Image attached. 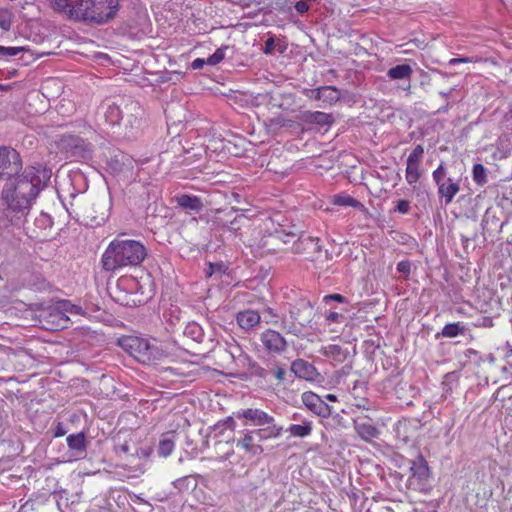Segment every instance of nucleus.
Returning <instances> with one entry per match:
<instances>
[{"mask_svg": "<svg viewBox=\"0 0 512 512\" xmlns=\"http://www.w3.org/2000/svg\"><path fill=\"white\" fill-rule=\"evenodd\" d=\"M292 233H284V231H276L275 237L281 239L284 243L290 242V238H294Z\"/></svg>", "mask_w": 512, "mask_h": 512, "instance_id": "a18cd8bd", "label": "nucleus"}, {"mask_svg": "<svg viewBox=\"0 0 512 512\" xmlns=\"http://www.w3.org/2000/svg\"><path fill=\"white\" fill-rule=\"evenodd\" d=\"M256 441L259 442L255 430L247 431L244 437L237 441V446H241L246 452L252 455H259L263 452V448L259 443H256Z\"/></svg>", "mask_w": 512, "mask_h": 512, "instance_id": "4468645a", "label": "nucleus"}, {"mask_svg": "<svg viewBox=\"0 0 512 512\" xmlns=\"http://www.w3.org/2000/svg\"><path fill=\"white\" fill-rule=\"evenodd\" d=\"M261 342L264 348L270 353L280 354L287 348L285 338L273 329H267L261 334Z\"/></svg>", "mask_w": 512, "mask_h": 512, "instance_id": "9b49d317", "label": "nucleus"}, {"mask_svg": "<svg viewBox=\"0 0 512 512\" xmlns=\"http://www.w3.org/2000/svg\"><path fill=\"white\" fill-rule=\"evenodd\" d=\"M177 204L186 210L200 211L203 208L201 200L197 196L180 195L176 198Z\"/></svg>", "mask_w": 512, "mask_h": 512, "instance_id": "a211bd4d", "label": "nucleus"}, {"mask_svg": "<svg viewBox=\"0 0 512 512\" xmlns=\"http://www.w3.org/2000/svg\"><path fill=\"white\" fill-rule=\"evenodd\" d=\"M104 117L106 122L111 125L119 124L124 118V108L122 109L116 104H109L105 109Z\"/></svg>", "mask_w": 512, "mask_h": 512, "instance_id": "aec40b11", "label": "nucleus"}, {"mask_svg": "<svg viewBox=\"0 0 512 512\" xmlns=\"http://www.w3.org/2000/svg\"><path fill=\"white\" fill-rule=\"evenodd\" d=\"M291 371L295 374L296 377L313 381L317 376L316 368L309 362L303 359H296L291 364Z\"/></svg>", "mask_w": 512, "mask_h": 512, "instance_id": "f8f14e48", "label": "nucleus"}, {"mask_svg": "<svg viewBox=\"0 0 512 512\" xmlns=\"http://www.w3.org/2000/svg\"><path fill=\"white\" fill-rule=\"evenodd\" d=\"M274 49H275V41H274L273 37H270L265 42L263 52L265 54H271L274 51Z\"/></svg>", "mask_w": 512, "mask_h": 512, "instance_id": "c03bdc74", "label": "nucleus"}, {"mask_svg": "<svg viewBox=\"0 0 512 512\" xmlns=\"http://www.w3.org/2000/svg\"><path fill=\"white\" fill-rule=\"evenodd\" d=\"M188 330H191V333H195L196 331L200 334V327L197 325H190L187 327Z\"/></svg>", "mask_w": 512, "mask_h": 512, "instance_id": "bf43d9fd", "label": "nucleus"}, {"mask_svg": "<svg viewBox=\"0 0 512 512\" xmlns=\"http://www.w3.org/2000/svg\"><path fill=\"white\" fill-rule=\"evenodd\" d=\"M453 90H454V89L452 88V89H450V90H448V91H446V92H445V91H441V92H440V95H441V96H443V97H445V98H447V97H449V96L452 94V91H453Z\"/></svg>", "mask_w": 512, "mask_h": 512, "instance_id": "052dcab7", "label": "nucleus"}, {"mask_svg": "<svg viewBox=\"0 0 512 512\" xmlns=\"http://www.w3.org/2000/svg\"><path fill=\"white\" fill-rule=\"evenodd\" d=\"M141 115V108L137 102L130 101L124 106V118L121 120L126 127L134 128Z\"/></svg>", "mask_w": 512, "mask_h": 512, "instance_id": "dca6fc26", "label": "nucleus"}, {"mask_svg": "<svg viewBox=\"0 0 512 512\" xmlns=\"http://www.w3.org/2000/svg\"><path fill=\"white\" fill-rule=\"evenodd\" d=\"M13 22V15L9 10H0V28L8 31L10 30Z\"/></svg>", "mask_w": 512, "mask_h": 512, "instance_id": "473e14b6", "label": "nucleus"}, {"mask_svg": "<svg viewBox=\"0 0 512 512\" xmlns=\"http://www.w3.org/2000/svg\"><path fill=\"white\" fill-rule=\"evenodd\" d=\"M316 98L324 101H336L338 99V91L333 87H322L317 89Z\"/></svg>", "mask_w": 512, "mask_h": 512, "instance_id": "a878e982", "label": "nucleus"}, {"mask_svg": "<svg viewBox=\"0 0 512 512\" xmlns=\"http://www.w3.org/2000/svg\"><path fill=\"white\" fill-rule=\"evenodd\" d=\"M324 300L325 301H329V300H332V301H337V302H340V303H343L345 302V298L340 295V294H330V295H326L324 297Z\"/></svg>", "mask_w": 512, "mask_h": 512, "instance_id": "8fccbe9b", "label": "nucleus"}, {"mask_svg": "<svg viewBox=\"0 0 512 512\" xmlns=\"http://www.w3.org/2000/svg\"><path fill=\"white\" fill-rule=\"evenodd\" d=\"M127 164H131L130 158L121 153L114 155L109 161L110 168L115 172L123 171Z\"/></svg>", "mask_w": 512, "mask_h": 512, "instance_id": "393cba45", "label": "nucleus"}, {"mask_svg": "<svg viewBox=\"0 0 512 512\" xmlns=\"http://www.w3.org/2000/svg\"><path fill=\"white\" fill-rule=\"evenodd\" d=\"M120 344L131 356L143 364H151L161 356L158 347L144 338L127 337L121 339Z\"/></svg>", "mask_w": 512, "mask_h": 512, "instance_id": "423d86ee", "label": "nucleus"}, {"mask_svg": "<svg viewBox=\"0 0 512 512\" xmlns=\"http://www.w3.org/2000/svg\"><path fill=\"white\" fill-rule=\"evenodd\" d=\"M290 318L282 319V329L289 334L299 335L302 329L311 321L313 305L310 301L301 300L297 306L289 311Z\"/></svg>", "mask_w": 512, "mask_h": 512, "instance_id": "0eeeda50", "label": "nucleus"}, {"mask_svg": "<svg viewBox=\"0 0 512 512\" xmlns=\"http://www.w3.org/2000/svg\"><path fill=\"white\" fill-rule=\"evenodd\" d=\"M64 308L66 311H68L72 314H81L82 313V308L80 306L73 305L70 303H65Z\"/></svg>", "mask_w": 512, "mask_h": 512, "instance_id": "49530a36", "label": "nucleus"}, {"mask_svg": "<svg viewBox=\"0 0 512 512\" xmlns=\"http://www.w3.org/2000/svg\"><path fill=\"white\" fill-rule=\"evenodd\" d=\"M355 429L357 434L366 441L376 438L379 434L378 429L370 423H357Z\"/></svg>", "mask_w": 512, "mask_h": 512, "instance_id": "4be33fe9", "label": "nucleus"}, {"mask_svg": "<svg viewBox=\"0 0 512 512\" xmlns=\"http://www.w3.org/2000/svg\"><path fill=\"white\" fill-rule=\"evenodd\" d=\"M311 422L305 421L303 424H293L288 428V432L294 437H306L311 434Z\"/></svg>", "mask_w": 512, "mask_h": 512, "instance_id": "b1692460", "label": "nucleus"}, {"mask_svg": "<svg viewBox=\"0 0 512 512\" xmlns=\"http://www.w3.org/2000/svg\"><path fill=\"white\" fill-rule=\"evenodd\" d=\"M472 174H473V180L476 184L483 186L484 184L487 183L488 178H487L486 168L482 164H479V163L475 164L473 166Z\"/></svg>", "mask_w": 512, "mask_h": 512, "instance_id": "bb28decb", "label": "nucleus"}, {"mask_svg": "<svg viewBox=\"0 0 512 512\" xmlns=\"http://www.w3.org/2000/svg\"><path fill=\"white\" fill-rule=\"evenodd\" d=\"M447 171L444 166V163L442 162L436 170H434L432 176L433 180L435 181L436 185H440L441 183H444L445 181L449 180L450 178L446 177Z\"/></svg>", "mask_w": 512, "mask_h": 512, "instance_id": "72a5a7b5", "label": "nucleus"}, {"mask_svg": "<svg viewBox=\"0 0 512 512\" xmlns=\"http://www.w3.org/2000/svg\"><path fill=\"white\" fill-rule=\"evenodd\" d=\"M52 172L43 165L27 166L4 186L1 198L11 222L27 215L39 193L48 185Z\"/></svg>", "mask_w": 512, "mask_h": 512, "instance_id": "f257e3e1", "label": "nucleus"}, {"mask_svg": "<svg viewBox=\"0 0 512 512\" xmlns=\"http://www.w3.org/2000/svg\"><path fill=\"white\" fill-rule=\"evenodd\" d=\"M505 350H506V357L509 358L512 356V347L510 345L509 342H506L505 346H504Z\"/></svg>", "mask_w": 512, "mask_h": 512, "instance_id": "4d7b16f0", "label": "nucleus"}, {"mask_svg": "<svg viewBox=\"0 0 512 512\" xmlns=\"http://www.w3.org/2000/svg\"><path fill=\"white\" fill-rule=\"evenodd\" d=\"M464 332V327L460 326L459 323H450L443 327L442 335L444 337L452 338Z\"/></svg>", "mask_w": 512, "mask_h": 512, "instance_id": "2f4dec72", "label": "nucleus"}, {"mask_svg": "<svg viewBox=\"0 0 512 512\" xmlns=\"http://www.w3.org/2000/svg\"><path fill=\"white\" fill-rule=\"evenodd\" d=\"M260 315L254 310H246L237 314L239 326L245 330H250L260 324Z\"/></svg>", "mask_w": 512, "mask_h": 512, "instance_id": "f3484780", "label": "nucleus"}, {"mask_svg": "<svg viewBox=\"0 0 512 512\" xmlns=\"http://www.w3.org/2000/svg\"><path fill=\"white\" fill-rule=\"evenodd\" d=\"M345 317L343 314L341 313H337V312H330L327 316H326V320L328 322H337V323H342L344 321Z\"/></svg>", "mask_w": 512, "mask_h": 512, "instance_id": "ea45409f", "label": "nucleus"}, {"mask_svg": "<svg viewBox=\"0 0 512 512\" xmlns=\"http://www.w3.org/2000/svg\"><path fill=\"white\" fill-rule=\"evenodd\" d=\"M205 63L207 64L206 60L197 58L192 62L191 67L193 69H201Z\"/></svg>", "mask_w": 512, "mask_h": 512, "instance_id": "603ef678", "label": "nucleus"}, {"mask_svg": "<svg viewBox=\"0 0 512 512\" xmlns=\"http://www.w3.org/2000/svg\"><path fill=\"white\" fill-rule=\"evenodd\" d=\"M353 405L357 408L369 409V401L364 397H354Z\"/></svg>", "mask_w": 512, "mask_h": 512, "instance_id": "a19ab883", "label": "nucleus"}, {"mask_svg": "<svg viewBox=\"0 0 512 512\" xmlns=\"http://www.w3.org/2000/svg\"><path fill=\"white\" fill-rule=\"evenodd\" d=\"M235 415L238 419H244L255 426L261 427L255 429L259 442L270 438H277L283 431V427L275 422L273 416L258 408L243 409Z\"/></svg>", "mask_w": 512, "mask_h": 512, "instance_id": "39448f33", "label": "nucleus"}, {"mask_svg": "<svg viewBox=\"0 0 512 512\" xmlns=\"http://www.w3.org/2000/svg\"><path fill=\"white\" fill-rule=\"evenodd\" d=\"M326 399H327V400H329V401H331V402H335V401H337V397H336V395H334V394H327V395H326Z\"/></svg>", "mask_w": 512, "mask_h": 512, "instance_id": "680f3d73", "label": "nucleus"}, {"mask_svg": "<svg viewBox=\"0 0 512 512\" xmlns=\"http://www.w3.org/2000/svg\"><path fill=\"white\" fill-rule=\"evenodd\" d=\"M294 7L300 14H304L309 10V5L305 1H298Z\"/></svg>", "mask_w": 512, "mask_h": 512, "instance_id": "de8ad7c7", "label": "nucleus"}, {"mask_svg": "<svg viewBox=\"0 0 512 512\" xmlns=\"http://www.w3.org/2000/svg\"><path fill=\"white\" fill-rule=\"evenodd\" d=\"M146 255V249L139 241L115 239L102 256L103 268L114 271L126 266H137Z\"/></svg>", "mask_w": 512, "mask_h": 512, "instance_id": "7ed1b4c3", "label": "nucleus"}, {"mask_svg": "<svg viewBox=\"0 0 512 512\" xmlns=\"http://www.w3.org/2000/svg\"><path fill=\"white\" fill-rule=\"evenodd\" d=\"M67 444L71 449L84 450L86 447L84 434L78 433L69 435L67 437Z\"/></svg>", "mask_w": 512, "mask_h": 512, "instance_id": "cd10ccee", "label": "nucleus"}, {"mask_svg": "<svg viewBox=\"0 0 512 512\" xmlns=\"http://www.w3.org/2000/svg\"><path fill=\"white\" fill-rule=\"evenodd\" d=\"M334 202L341 206L358 207L360 205L359 201L350 196H337Z\"/></svg>", "mask_w": 512, "mask_h": 512, "instance_id": "4c0bfd02", "label": "nucleus"}, {"mask_svg": "<svg viewBox=\"0 0 512 512\" xmlns=\"http://www.w3.org/2000/svg\"><path fill=\"white\" fill-rule=\"evenodd\" d=\"M65 430L62 428V425L59 423L57 425V429L55 431V436L59 437V436H63L65 434Z\"/></svg>", "mask_w": 512, "mask_h": 512, "instance_id": "5fc2aeb1", "label": "nucleus"}, {"mask_svg": "<svg viewBox=\"0 0 512 512\" xmlns=\"http://www.w3.org/2000/svg\"><path fill=\"white\" fill-rule=\"evenodd\" d=\"M273 374L277 380L282 381L284 380L285 370L282 367H276L273 369Z\"/></svg>", "mask_w": 512, "mask_h": 512, "instance_id": "3c124183", "label": "nucleus"}, {"mask_svg": "<svg viewBox=\"0 0 512 512\" xmlns=\"http://www.w3.org/2000/svg\"><path fill=\"white\" fill-rule=\"evenodd\" d=\"M116 450H117V452L128 453L129 445H128V443L119 444L116 446Z\"/></svg>", "mask_w": 512, "mask_h": 512, "instance_id": "864d4df0", "label": "nucleus"}, {"mask_svg": "<svg viewBox=\"0 0 512 512\" xmlns=\"http://www.w3.org/2000/svg\"><path fill=\"white\" fill-rule=\"evenodd\" d=\"M309 121L319 125H328L332 123V116L324 112L316 111L310 114Z\"/></svg>", "mask_w": 512, "mask_h": 512, "instance_id": "7c9ffc66", "label": "nucleus"}, {"mask_svg": "<svg viewBox=\"0 0 512 512\" xmlns=\"http://www.w3.org/2000/svg\"><path fill=\"white\" fill-rule=\"evenodd\" d=\"M25 356L22 350L15 351L10 347H0V370L16 368L19 363L18 358Z\"/></svg>", "mask_w": 512, "mask_h": 512, "instance_id": "ddd939ff", "label": "nucleus"}, {"mask_svg": "<svg viewBox=\"0 0 512 512\" xmlns=\"http://www.w3.org/2000/svg\"><path fill=\"white\" fill-rule=\"evenodd\" d=\"M410 262L409 261H400L398 264H397V270L402 273V274H405V275H408L410 273Z\"/></svg>", "mask_w": 512, "mask_h": 512, "instance_id": "37998d69", "label": "nucleus"}, {"mask_svg": "<svg viewBox=\"0 0 512 512\" xmlns=\"http://www.w3.org/2000/svg\"><path fill=\"white\" fill-rule=\"evenodd\" d=\"M51 8L76 22L105 24L117 15L119 0H48Z\"/></svg>", "mask_w": 512, "mask_h": 512, "instance_id": "f03ea898", "label": "nucleus"}, {"mask_svg": "<svg viewBox=\"0 0 512 512\" xmlns=\"http://www.w3.org/2000/svg\"><path fill=\"white\" fill-rule=\"evenodd\" d=\"M413 74V69L408 64H400L395 67L390 68L387 71V76L391 80H409Z\"/></svg>", "mask_w": 512, "mask_h": 512, "instance_id": "6ab92c4d", "label": "nucleus"}, {"mask_svg": "<svg viewBox=\"0 0 512 512\" xmlns=\"http://www.w3.org/2000/svg\"><path fill=\"white\" fill-rule=\"evenodd\" d=\"M223 265L221 263H209L208 269L205 271L207 277H211L216 271H221Z\"/></svg>", "mask_w": 512, "mask_h": 512, "instance_id": "79ce46f5", "label": "nucleus"}, {"mask_svg": "<svg viewBox=\"0 0 512 512\" xmlns=\"http://www.w3.org/2000/svg\"><path fill=\"white\" fill-rule=\"evenodd\" d=\"M116 300L121 304V305H126V306H129L131 305V301L129 299H127L126 297L125 298H121V297H117Z\"/></svg>", "mask_w": 512, "mask_h": 512, "instance_id": "6e6d98bb", "label": "nucleus"}, {"mask_svg": "<svg viewBox=\"0 0 512 512\" xmlns=\"http://www.w3.org/2000/svg\"><path fill=\"white\" fill-rule=\"evenodd\" d=\"M424 154V148L421 145H417L413 151L409 154L407 162L420 164V161Z\"/></svg>", "mask_w": 512, "mask_h": 512, "instance_id": "e433bc0d", "label": "nucleus"}, {"mask_svg": "<svg viewBox=\"0 0 512 512\" xmlns=\"http://www.w3.org/2000/svg\"><path fill=\"white\" fill-rule=\"evenodd\" d=\"M228 49V46H223L218 48L211 56H209L206 60L208 65H216L220 63L225 58V50Z\"/></svg>", "mask_w": 512, "mask_h": 512, "instance_id": "c9c22d12", "label": "nucleus"}, {"mask_svg": "<svg viewBox=\"0 0 512 512\" xmlns=\"http://www.w3.org/2000/svg\"><path fill=\"white\" fill-rule=\"evenodd\" d=\"M302 402L311 412L322 418H328L332 414L331 407L311 391L302 394Z\"/></svg>", "mask_w": 512, "mask_h": 512, "instance_id": "9d476101", "label": "nucleus"}, {"mask_svg": "<svg viewBox=\"0 0 512 512\" xmlns=\"http://www.w3.org/2000/svg\"><path fill=\"white\" fill-rule=\"evenodd\" d=\"M173 433H167L163 436L159 443L158 453L163 457L169 456L174 449Z\"/></svg>", "mask_w": 512, "mask_h": 512, "instance_id": "5701e85b", "label": "nucleus"}, {"mask_svg": "<svg viewBox=\"0 0 512 512\" xmlns=\"http://www.w3.org/2000/svg\"><path fill=\"white\" fill-rule=\"evenodd\" d=\"M320 239L309 235H301L293 242L292 252L301 255L304 259L314 261L321 253Z\"/></svg>", "mask_w": 512, "mask_h": 512, "instance_id": "1a4fd4ad", "label": "nucleus"}, {"mask_svg": "<svg viewBox=\"0 0 512 512\" xmlns=\"http://www.w3.org/2000/svg\"><path fill=\"white\" fill-rule=\"evenodd\" d=\"M473 61H474L473 58H470V57L452 58L449 60V64L456 65L458 63H471Z\"/></svg>", "mask_w": 512, "mask_h": 512, "instance_id": "09e8293b", "label": "nucleus"}, {"mask_svg": "<svg viewBox=\"0 0 512 512\" xmlns=\"http://www.w3.org/2000/svg\"><path fill=\"white\" fill-rule=\"evenodd\" d=\"M29 49H27L26 47H5V46H0V56H3V57H13V56H16L18 55L19 53L21 52H28Z\"/></svg>", "mask_w": 512, "mask_h": 512, "instance_id": "f704fd0d", "label": "nucleus"}, {"mask_svg": "<svg viewBox=\"0 0 512 512\" xmlns=\"http://www.w3.org/2000/svg\"><path fill=\"white\" fill-rule=\"evenodd\" d=\"M227 423H228L230 428H232V429L234 428L235 422H234V420L231 417L228 418Z\"/></svg>", "mask_w": 512, "mask_h": 512, "instance_id": "e2e57ef3", "label": "nucleus"}, {"mask_svg": "<svg viewBox=\"0 0 512 512\" xmlns=\"http://www.w3.org/2000/svg\"><path fill=\"white\" fill-rule=\"evenodd\" d=\"M127 282V280H121L119 283H118V286H121L122 284H125Z\"/></svg>", "mask_w": 512, "mask_h": 512, "instance_id": "0e129e2a", "label": "nucleus"}, {"mask_svg": "<svg viewBox=\"0 0 512 512\" xmlns=\"http://www.w3.org/2000/svg\"><path fill=\"white\" fill-rule=\"evenodd\" d=\"M4 89V86L0 84V90H3Z\"/></svg>", "mask_w": 512, "mask_h": 512, "instance_id": "338daca9", "label": "nucleus"}, {"mask_svg": "<svg viewBox=\"0 0 512 512\" xmlns=\"http://www.w3.org/2000/svg\"><path fill=\"white\" fill-rule=\"evenodd\" d=\"M322 354L339 363L343 362L347 356V352L344 351L341 346L335 344L324 347Z\"/></svg>", "mask_w": 512, "mask_h": 512, "instance_id": "412c9836", "label": "nucleus"}, {"mask_svg": "<svg viewBox=\"0 0 512 512\" xmlns=\"http://www.w3.org/2000/svg\"><path fill=\"white\" fill-rule=\"evenodd\" d=\"M395 210L401 214H407L410 211V203L407 200H400Z\"/></svg>", "mask_w": 512, "mask_h": 512, "instance_id": "58836bf2", "label": "nucleus"}, {"mask_svg": "<svg viewBox=\"0 0 512 512\" xmlns=\"http://www.w3.org/2000/svg\"><path fill=\"white\" fill-rule=\"evenodd\" d=\"M411 471L414 476L418 478H425L428 475V466L423 458H420L418 462H413Z\"/></svg>", "mask_w": 512, "mask_h": 512, "instance_id": "c756f323", "label": "nucleus"}, {"mask_svg": "<svg viewBox=\"0 0 512 512\" xmlns=\"http://www.w3.org/2000/svg\"><path fill=\"white\" fill-rule=\"evenodd\" d=\"M186 481V478H181V479H177L175 482H174V486L178 489H181V487H183V484L184 482Z\"/></svg>", "mask_w": 512, "mask_h": 512, "instance_id": "13d9d810", "label": "nucleus"}, {"mask_svg": "<svg viewBox=\"0 0 512 512\" xmlns=\"http://www.w3.org/2000/svg\"><path fill=\"white\" fill-rule=\"evenodd\" d=\"M420 176H421V174L419 171V164L407 162L406 176H405L406 181L409 184H414L419 180Z\"/></svg>", "mask_w": 512, "mask_h": 512, "instance_id": "c85d7f7f", "label": "nucleus"}, {"mask_svg": "<svg viewBox=\"0 0 512 512\" xmlns=\"http://www.w3.org/2000/svg\"><path fill=\"white\" fill-rule=\"evenodd\" d=\"M356 390H357V386L355 385V386L353 387V392H354V391H356Z\"/></svg>", "mask_w": 512, "mask_h": 512, "instance_id": "69168bd1", "label": "nucleus"}, {"mask_svg": "<svg viewBox=\"0 0 512 512\" xmlns=\"http://www.w3.org/2000/svg\"><path fill=\"white\" fill-rule=\"evenodd\" d=\"M438 187V195L440 198L445 200V204H449L453 201L455 195L460 191V184L458 181L449 179L444 183H441Z\"/></svg>", "mask_w": 512, "mask_h": 512, "instance_id": "2eb2a0df", "label": "nucleus"}, {"mask_svg": "<svg viewBox=\"0 0 512 512\" xmlns=\"http://www.w3.org/2000/svg\"><path fill=\"white\" fill-rule=\"evenodd\" d=\"M76 208L81 222L91 227L100 226L110 215L111 199L106 193L86 197L76 203Z\"/></svg>", "mask_w": 512, "mask_h": 512, "instance_id": "20e7f679", "label": "nucleus"}, {"mask_svg": "<svg viewBox=\"0 0 512 512\" xmlns=\"http://www.w3.org/2000/svg\"><path fill=\"white\" fill-rule=\"evenodd\" d=\"M22 169L20 154L13 148L0 147V179L10 180Z\"/></svg>", "mask_w": 512, "mask_h": 512, "instance_id": "6e6552de", "label": "nucleus"}]
</instances>
